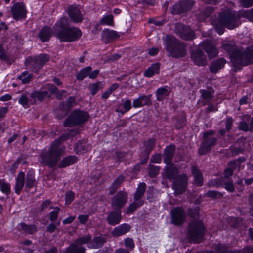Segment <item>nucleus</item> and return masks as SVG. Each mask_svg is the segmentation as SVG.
<instances>
[{
    "label": "nucleus",
    "mask_w": 253,
    "mask_h": 253,
    "mask_svg": "<svg viewBox=\"0 0 253 253\" xmlns=\"http://www.w3.org/2000/svg\"><path fill=\"white\" fill-rule=\"evenodd\" d=\"M76 133V130H72L68 133L63 134L55 139L48 150L43 151L39 154L38 158L39 163L50 168L55 166L63 154V148L61 146L62 142L67 140L70 135L74 136Z\"/></svg>",
    "instance_id": "nucleus-1"
},
{
    "label": "nucleus",
    "mask_w": 253,
    "mask_h": 253,
    "mask_svg": "<svg viewBox=\"0 0 253 253\" xmlns=\"http://www.w3.org/2000/svg\"><path fill=\"white\" fill-rule=\"evenodd\" d=\"M222 47L229 54L235 67L240 68L253 64V45L242 51L237 48L234 42L229 41L223 43Z\"/></svg>",
    "instance_id": "nucleus-2"
},
{
    "label": "nucleus",
    "mask_w": 253,
    "mask_h": 253,
    "mask_svg": "<svg viewBox=\"0 0 253 253\" xmlns=\"http://www.w3.org/2000/svg\"><path fill=\"white\" fill-rule=\"evenodd\" d=\"M53 28L54 36L61 42H75L82 35V32L78 27L69 26V19L65 16L61 17Z\"/></svg>",
    "instance_id": "nucleus-3"
},
{
    "label": "nucleus",
    "mask_w": 253,
    "mask_h": 253,
    "mask_svg": "<svg viewBox=\"0 0 253 253\" xmlns=\"http://www.w3.org/2000/svg\"><path fill=\"white\" fill-rule=\"evenodd\" d=\"M240 15L235 11L224 10L219 14L217 18H211V23L217 32L221 35L224 33L225 27L233 29L241 24Z\"/></svg>",
    "instance_id": "nucleus-4"
},
{
    "label": "nucleus",
    "mask_w": 253,
    "mask_h": 253,
    "mask_svg": "<svg viewBox=\"0 0 253 253\" xmlns=\"http://www.w3.org/2000/svg\"><path fill=\"white\" fill-rule=\"evenodd\" d=\"M165 48L169 56L174 58L183 57L186 54L185 44L173 36L168 37L165 43Z\"/></svg>",
    "instance_id": "nucleus-5"
},
{
    "label": "nucleus",
    "mask_w": 253,
    "mask_h": 253,
    "mask_svg": "<svg viewBox=\"0 0 253 253\" xmlns=\"http://www.w3.org/2000/svg\"><path fill=\"white\" fill-rule=\"evenodd\" d=\"M89 117V114L83 110H75L65 120L64 125L65 127L72 125H80L86 122Z\"/></svg>",
    "instance_id": "nucleus-6"
},
{
    "label": "nucleus",
    "mask_w": 253,
    "mask_h": 253,
    "mask_svg": "<svg viewBox=\"0 0 253 253\" xmlns=\"http://www.w3.org/2000/svg\"><path fill=\"white\" fill-rule=\"evenodd\" d=\"M205 229L203 223L198 221H193L189 225L188 237L194 242H200L203 237Z\"/></svg>",
    "instance_id": "nucleus-7"
},
{
    "label": "nucleus",
    "mask_w": 253,
    "mask_h": 253,
    "mask_svg": "<svg viewBox=\"0 0 253 253\" xmlns=\"http://www.w3.org/2000/svg\"><path fill=\"white\" fill-rule=\"evenodd\" d=\"M215 132L212 130H208L204 132L203 134V141L200 145L198 150L199 154L200 155L206 154L210 151L211 147L214 146L217 141V139L215 137H210V136L213 135Z\"/></svg>",
    "instance_id": "nucleus-8"
},
{
    "label": "nucleus",
    "mask_w": 253,
    "mask_h": 253,
    "mask_svg": "<svg viewBox=\"0 0 253 253\" xmlns=\"http://www.w3.org/2000/svg\"><path fill=\"white\" fill-rule=\"evenodd\" d=\"M175 32L180 38L186 40H192L195 38V32L188 26L177 23L175 26Z\"/></svg>",
    "instance_id": "nucleus-9"
},
{
    "label": "nucleus",
    "mask_w": 253,
    "mask_h": 253,
    "mask_svg": "<svg viewBox=\"0 0 253 253\" xmlns=\"http://www.w3.org/2000/svg\"><path fill=\"white\" fill-rule=\"evenodd\" d=\"M188 177L185 174H182L177 176L174 179L172 183V188L174 193L176 195L182 194L183 193L187 186Z\"/></svg>",
    "instance_id": "nucleus-10"
},
{
    "label": "nucleus",
    "mask_w": 253,
    "mask_h": 253,
    "mask_svg": "<svg viewBox=\"0 0 253 253\" xmlns=\"http://www.w3.org/2000/svg\"><path fill=\"white\" fill-rule=\"evenodd\" d=\"M127 201V193L124 191H119L112 199V207L114 209L121 210L126 204Z\"/></svg>",
    "instance_id": "nucleus-11"
},
{
    "label": "nucleus",
    "mask_w": 253,
    "mask_h": 253,
    "mask_svg": "<svg viewBox=\"0 0 253 253\" xmlns=\"http://www.w3.org/2000/svg\"><path fill=\"white\" fill-rule=\"evenodd\" d=\"M11 12L13 18L15 20H19L26 17L27 10L23 2H17L11 7Z\"/></svg>",
    "instance_id": "nucleus-12"
},
{
    "label": "nucleus",
    "mask_w": 253,
    "mask_h": 253,
    "mask_svg": "<svg viewBox=\"0 0 253 253\" xmlns=\"http://www.w3.org/2000/svg\"><path fill=\"white\" fill-rule=\"evenodd\" d=\"M171 223L175 225L182 224L185 220V212L181 207L174 208L171 211Z\"/></svg>",
    "instance_id": "nucleus-13"
},
{
    "label": "nucleus",
    "mask_w": 253,
    "mask_h": 253,
    "mask_svg": "<svg viewBox=\"0 0 253 253\" xmlns=\"http://www.w3.org/2000/svg\"><path fill=\"white\" fill-rule=\"evenodd\" d=\"M70 20L75 23H80L83 20V15L80 8L76 5H70L67 10Z\"/></svg>",
    "instance_id": "nucleus-14"
},
{
    "label": "nucleus",
    "mask_w": 253,
    "mask_h": 253,
    "mask_svg": "<svg viewBox=\"0 0 253 253\" xmlns=\"http://www.w3.org/2000/svg\"><path fill=\"white\" fill-rule=\"evenodd\" d=\"M200 46L207 53L210 59H213L217 56L218 51L209 40H205L201 43Z\"/></svg>",
    "instance_id": "nucleus-15"
},
{
    "label": "nucleus",
    "mask_w": 253,
    "mask_h": 253,
    "mask_svg": "<svg viewBox=\"0 0 253 253\" xmlns=\"http://www.w3.org/2000/svg\"><path fill=\"white\" fill-rule=\"evenodd\" d=\"M76 104V99L73 96L69 97L66 103H62L60 105L61 116L58 117V119L64 118Z\"/></svg>",
    "instance_id": "nucleus-16"
},
{
    "label": "nucleus",
    "mask_w": 253,
    "mask_h": 253,
    "mask_svg": "<svg viewBox=\"0 0 253 253\" xmlns=\"http://www.w3.org/2000/svg\"><path fill=\"white\" fill-rule=\"evenodd\" d=\"M191 57L193 63L198 66H204L207 63L206 56L199 49L193 50L191 54Z\"/></svg>",
    "instance_id": "nucleus-17"
},
{
    "label": "nucleus",
    "mask_w": 253,
    "mask_h": 253,
    "mask_svg": "<svg viewBox=\"0 0 253 253\" xmlns=\"http://www.w3.org/2000/svg\"><path fill=\"white\" fill-rule=\"evenodd\" d=\"M152 96V94L139 96L138 98L133 100L132 103L133 107L134 108H140L144 106L151 105L152 104L151 100Z\"/></svg>",
    "instance_id": "nucleus-18"
},
{
    "label": "nucleus",
    "mask_w": 253,
    "mask_h": 253,
    "mask_svg": "<svg viewBox=\"0 0 253 253\" xmlns=\"http://www.w3.org/2000/svg\"><path fill=\"white\" fill-rule=\"evenodd\" d=\"M121 219V210L119 209H115V210L111 211L106 218L107 223L112 226L118 224Z\"/></svg>",
    "instance_id": "nucleus-19"
},
{
    "label": "nucleus",
    "mask_w": 253,
    "mask_h": 253,
    "mask_svg": "<svg viewBox=\"0 0 253 253\" xmlns=\"http://www.w3.org/2000/svg\"><path fill=\"white\" fill-rule=\"evenodd\" d=\"M101 35L102 40L105 43H109L120 37V35L117 31L109 29H104Z\"/></svg>",
    "instance_id": "nucleus-20"
},
{
    "label": "nucleus",
    "mask_w": 253,
    "mask_h": 253,
    "mask_svg": "<svg viewBox=\"0 0 253 253\" xmlns=\"http://www.w3.org/2000/svg\"><path fill=\"white\" fill-rule=\"evenodd\" d=\"M165 167V176L169 180H174L179 175L178 168L172 163L168 164Z\"/></svg>",
    "instance_id": "nucleus-21"
},
{
    "label": "nucleus",
    "mask_w": 253,
    "mask_h": 253,
    "mask_svg": "<svg viewBox=\"0 0 253 253\" xmlns=\"http://www.w3.org/2000/svg\"><path fill=\"white\" fill-rule=\"evenodd\" d=\"M106 242L105 235L101 234L99 236H95L91 239V242L88 244L87 247L89 249H99L103 247Z\"/></svg>",
    "instance_id": "nucleus-22"
},
{
    "label": "nucleus",
    "mask_w": 253,
    "mask_h": 253,
    "mask_svg": "<svg viewBox=\"0 0 253 253\" xmlns=\"http://www.w3.org/2000/svg\"><path fill=\"white\" fill-rule=\"evenodd\" d=\"M175 151V146L174 144H170L165 149L164 152V162L165 163L167 164L171 163Z\"/></svg>",
    "instance_id": "nucleus-23"
},
{
    "label": "nucleus",
    "mask_w": 253,
    "mask_h": 253,
    "mask_svg": "<svg viewBox=\"0 0 253 253\" xmlns=\"http://www.w3.org/2000/svg\"><path fill=\"white\" fill-rule=\"evenodd\" d=\"M50 96L51 94L47 90H34L30 94V97L34 103H36V99L42 102L45 98L50 97Z\"/></svg>",
    "instance_id": "nucleus-24"
},
{
    "label": "nucleus",
    "mask_w": 253,
    "mask_h": 253,
    "mask_svg": "<svg viewBox=\"0 0 253 253\" xmlns=\"http://www.w3.org/2000/svg\"><path fill=\"white\" fill-rule=\"evenodd\" d=\"M53 34L54 30L52 31L49 27L45 26L40 30L38 37L42 42H46L50 40Z\"/></svg>",
    "instance_id": "nucleus-25"
},
{
    "label": "nucleus",
    "mask_w": 253,
    "mask_h": 253,
    "mask_svg": "<svg viewBox=\"0 0 253 253\" xmlns=\"http://www.w3.org/2000/svg\"><path fill=\"white\" fill-rule=\"evenodd\" d=\"M131 229V226L128 224H122L118 226L115 227L111 234L113 236L119 237L125 234Z\"/></svg>",
    "instance_id": "nucleus-26"
},
{
    "label": "nucleus",
    "mask_w": 253,
    "mask_h": 253,
    "mask_svg": "<svg viewBox=\"0 0 253 253\" xmlns=\"http://www.w3.org/2000/svg\"><path fill=\"white\" fill-rule=\"evenodd\" d=\"M25 179V173L22 171L20 172L17 174L16 179V184L15 186V192L18 195H19L22 189H23L24 186Z\"/></svg>",
    "instance_id": "nucleus-27"
},
{
    "label": "nucleus",
    "mask_w": 253,
    "mask_h": 253,
    "mask_svg": "<svg viewBox=\"0 0 253 253\" xmlns=\"http://www.w3.org/2000/svg\"><path fill=\"white\" fill-rule=\"evenodd\" d=\"M191 172L194 177L195 184L197 186H201L203 183V177L202 173L196 166H193L191 169Z\"/></svg>",
    "instance_id": "nucleus-28"
},
{
    "label": "nucleus",
    "mask_w": 253,
    "mask_h": 253,
    "mask_svg": "<svg viewBox=\"0 0 253 253\" xmlns=\"http://www.w3.org/2000/svg\"><path fill=\"white\" fill-rule=\"evenodd\" d=\"M86 248L82 246H79L75 242L70 244L65 249V253H85Z\"/></svg>",
    "instance_id": "nucleus-29"
},
{
    "label": "nucleus",
    "mask_w": 253,
    "mask_h": 253,
    "mask_svg": "<svg viewBox=\"0 0 253 253\" xmlns=\"http://www.w3.org/2000/svg\"><path fill=\"white\" fill-rule=\"evenodd\" d=\"M170 92L169 88L168 86L159 88L156 91V99L158 101H161L169 96Z\"/></svg>",
    "instance_id": "nucleus-30"
},
{
    "label": "nucleus",
    "mask_w": 253,
    "mask_h": 253,
    "mask_svg": "<svg viewBox=\"0 0 253 253\" xmlns=\"http://www.w3.org/2000/svg\"><path fill=\"white\" fill-rule=\"evenodd\" d=\"M199 92L201 94V97L204 102L203 103V105L209 103L213 97L214 91L211 89L210 90L201 89Z\"/></svg>",
    "instance_id": "nucleus-31"
},
{
    "label": "nucleus",
    "mask_w": 253,
    "mask_h": 253,
    "mask_svg": "<svg viewBox=\"0 0 253 253\" xmlns=\"http://www.w3.org/2000/svg\"><path fill=\"white\" fill-rule=\"evenodd\" d=\"M25 189L29 190L37 185L35 178V173L33 171H29L26 174Z\"/></svg>",
    "instance_id": "nucleus-32"
},
{
    "label": "nucleus",
    "mask_w": 253,
    "mask_h": 253,
    "mask_svg": "<svg viewBox=\"0 0 253 253\" xmlns=\"http://www.w3.org/2000/svg\"><path fill=\"white\" fill-rule=\"evenodd\" d=\"M27 62V67L31 69L33 72H38L42 67V64L38 61L35 57L29 58Z\"/></svg>",
    "instance_id": "nucleus-33"
},
{
    "label": "nucleus",
    "mask_w": 253,
    "mask_h": 253,
    "mask_svg": "<svg viewBox=\"0 0 253 253\" xmlns=\"http://www.w3.org/2000/svg\"><path fill=\"white\" fill-rule=\"evenodd\" d=\"M225 62V60L223 58L213 61L210 67V71L214 73H217L224 67Z\"/></svg>",
    "instance_id": "nucleus-34"
},
{
    "label": "nucleus",
    "mask_w": 253,
    "mask_h": 253,
    "mask_svg": "<svg viewBox=\"0 0 253 253\" xmlns=\"http://www.w3.org/2000/svg\"><path fill=\"white\" fill-rule=\"evenodd\" d=\"M29 97H30V94L25 92L19 98L18 103L25 109L29 108L31 104L34 103L32 98L29 99Z\"/></svg>",
    "instance_id": "nucleus-35"
},
{
    "label": "nucleus",
    "mask_w": 253,
    "mask_h": 253,
    "mask_svg": "<svg viewBox=\"0 0 253 253\" xmlns=\"http://www.w3.org/2000/svg\"><path fill=\"white\" fill-rule=\"evenodd\" d=\"M156 144V139L154 138H151L145 141L144 142V150L142 154H146L147 156H149L150 152L155 148Z\"/></svg>",
    "instance_id": "nucleus-36"
},
{
    "label": "nucleus",
    "mask_w": 253,
    "mask_h": 253,
    "mask_svg": "<svg viewBox=\"0 0 253 253\" xmlns=\"http://www.w3.org/2000/svg\"><path fill=\"white\" fill-rule=\"evenodd\" d=\"M78 160L75 156H68L64 158L59 163V168H65L76 163Z\"/></svg>",
    "instance_id": "nucleus-37"
},
{
    "label": "nucleus",
    "mask_w": 253,
    "mask_h": 253,
    "mask_svg": "<svg viewBox=\"0 0 253 253\" xmlns=\"http://www.w3.org/2000/svg\"><path fill=\"white\" fill-rule=\"evenodd\" d=\"M160 70V64L155 63L152 64L144 73V76L146 77H151L155 74H158Z\"/></svg>",
    "instance_id": "nucleus-38"
},
{
    "label": "nucleus",
    "mask_w": 253,
    "mask_h": 253,
    "mask_svg": "<svg viewBox=\"0 0 253 253\" xmlns=\"http://www.w3.org/2000/svg\"><path fill=\"white\" fill-rule=\"evenodd\" d=\"M132 108L131 102L130 99L126 100L122 105H119L115 109L116 112L121 113L123 114L128 111Z\"/></svg>",
    "instance_id": "nucleus-39"
},
{
    "label": "nucleus",
    "mask_w": 253,
    "mask_h": 253,
    "mask_svg": "<svg viewBox=\"0 0 253 253\" xmlns=\"http://www.w3.org/2000/svg\"><path fill=\"white\" fill-rule=\"evenodd\" d=\"M18 225L20 227L21 230L27 234H33L38 230V228L35 224L28 225L25 223L22 222L19 223Z\"/></svg>",
    "instance_id": "nucleus-40"
},
{
    "label": "nucleus",
    "mask_w": 253,
    "mask_h": 253,
    "mask_svg": "<svg viewBox=\"0 0 253 253\" xmlns=\"http://www.w3.org/2000/svg\"><path fill=\"white\" fill-rule=\"evenodd\" d=\"M124 179L123 175H120L113 181L112 185L109 188V194L113 195L114 194L118 188L120 186L121 183Z\"/></svg>",
    "instance_id": "nucleus-41"
},
{
    "label": "nucleus",
    "mask_w": 253,
    "mask_h": 253,
    "mask_svg": "<svg viewBox=\"0 0 253 253\" xmlns=\"http://www.w3.org/2000/svg\"><path fill=\"white\" fill-rule=\"evenodd\" d=\"M146 189V185L142 182L138 185L135 193L134 194V199L135 200H141L140 198L144 195Z\"/></svg>",
    "instance_id": "nucleus-42"
},
{
    "label": "nucleus",
    "mask_w": 253,
    "mask_h": 253,
    "mask_svg": "<svg viewBox=\"0 0 253 253\" xmlns=\"http://www.w3.org/2000/svg\"><path fill=\"white\" fill-rule=\"evenodd\" d=\"M104 87V84L101 82L91 84L88 86V89L92 95L94 96L100 89Z\"/></svg>",
    "instance_id": "nucleus-43"
},
{
    "label": "nucleus",
    "mask_w": 253,
    "mask_h": 253,
    "mask_svg": "<svg viewBox=\"0 0 253 253\" xmlns=\"http://www.w3.org/2000/svg\"><path fill=\"white\" fill-rule=\"evenodd\" d=\"M91 70L92 68L91 66H87L81 69L76 75V78L78 80L82 81L87 76L89 77V73Z\"/></svg>",
    "instance_id": "nucleus-44"
},
{
    "label": "nucleus",
    "mask_w": 253,
    "mask_h": 253,
    "mask_svg": "<svg viewBox=\"0 0 253 253\" xmlns=\"http://www.w3.org/2000/svg\"><path fill=\"white\" fill-rule=\"evenodd\" d=\"M91 235L88 234L84 236L77 238L74 242L79 246H82L84 244H89V243L91 242Z\"/></svg>",
    "instance_id": "nucleus-45"
},
{
    "label": "nucleus",
    "mask_w": 253,
    "mask_h": 253,
    "mask_svg": "<svg viewBox=\"0 0 253 253\" xmlns=\"http://www.w3.org/2000/svg\"><path fill=\"white\" fill-rule=\"evenodd\" d=\"M143 204V201L142 200H135V201L132 202L127 208L126 213L129 214L132 213L138 208L142 206Z\"/></svg>",
    "instance_id": "nucleus-46"
},
{
    "label": "nucleus",
    "mask_w": 253,
    "mask_h": 253,
    "mask_svg": "<svg viewBox=\"0 0 253 253\" xmlns=\"http://www.w3.org/2000/svg\"><path fill=\"white\" fill-rule=\"evenodd\" d=\"M74 148L77 151V153H84L88 151L90 149V147L88 144L78 142L75 144Z\"/></svg>",
    "instance_id": "nucleus-47"
},
{
    "label": "nucleus",
    "mask_w": 253,
    "mask_h": 253,
    "mask_svg": "<svg viewBox=\"0 0 253 253\" xmlns=\"http://www.w3.org/2000/svg\"><path fill=\"white\" fill-rule=\"evenodd\" d=\"M33 77L32 73H29L27 71H25L18 77V79L21 80L23 84L29 83Z\"/></svg>",
    "instance_id": "nucleus-48"
},
{
    "label": "nucleus",
    "mask_w": 253,
    "mask_h": 253,
    "mask_svg": "<svg viewBox=\"0 0 253 253\" xmlns=\"http://www.w3.org/2000/svg\"><path fill=\"white\" fill-rule=\"evenodd\" d=\"M224 185V188L230 192L235 191V187L232 179L221 180V186Z\"/></svg>",
    "instance_id": "nucleus-49"
},
{
    "label": "nucleus",
    "mask_w": 253,
    "mask_h": 253,
    "mask_svg": "<svg viewBox=\"0 0 253 253\" xmlns=\"http://www.w3.org/2000/svg\"><path fill=\"white\" fill-rule=\"evenodd\" d=\"M216 252L217 253H243L240 250L229 251L226 246L222 244H219L217 246Z\"/></svg>",
    "instance_id": "nucleus-50"
},
{
    "label": "nucleus",
    "mask_w": 253,
    "mask_h": 253,
    "mask_svg": "<svg viewBox=\"0 0 253 253\" xmlns=\"http://www.w3.org/2000/svg\"><path fill=\"white\" fill-rule=\"evenodd\" d=\"M0 190L6 195L9 194L10 193V184L5 182L3 179H0Z\"/></svg>",
    "instance_id": "nucleus-51"
},
{
    "label": "nucleus",
    "mask_w": 253,
    "mask_h": 253,
    "mask_svg": "<svg viewBox=\"0 0 253 253\" xmlns=\"http://www.w3.org/2000/svg\"><path fill=\"white\" fill-rule=\"evenodd\" d=\"M160 168L153 165H149L148 167V173L151 177H156L159 172Z\"/></svg>",
    "instance_id": "nucleus-52"
},
{
    "label": "nucleus",
    "mask_w": 253,
    "mask_h": 253,
    "mask_svg": "<svg viewBox=\"0 0 253 253\" xmlns=\"http://www.w3.org/2000/svg\"><path fill=\"white\" fill-rule=\"evenodd\" d=\"M101 25H113V16L112 15H107L102 17L99 21Z\"/></svg>",
    "instance_id": "nucleus-53"
},
{
    "label": "nucleus",
    "mask_w": 253,
    "mask_h": 253,
    "mask_svg": "<svg viewBox=\"0 0 253 253\" xmlns=\"http://www.w3.org/2000/svg\"><path fill=\"white\" fill-rule=\"evenodd\" d=\"M182 7V9L184 10V12L190 10L194 5V1L193 0H185L180 1Z\"/></svg>",
    "instance_id": "nucleus-54"
},
{
    "label": "nucleus",
    "mask_w": 253,
    "mask_h": 253,
    "mask_svg": "<svg viewBox=\"0 0 253 253\" xmlns=\"http://www.w3.org/2000/svg\"><path fill=\"white\" fill-rule=\"evenodd\" d=\"M181 2L176 3L171 8V13L173 14H179L184 13Z\"/></svg>",
    "instance_id": "nucleus-55"
},
{
    "label": "nucleus",
    "mask_w": 253,
    "mask_h": 253,
    "mask_svg": "<svg viewBox=\"0 0 253 253\" xmlns=\"http://www.w3.org/2000/svg\"><path fill=\"white\" fill-rule=\"evenodd\" d=\"M60 210V208L55 207L54 208V210L49 213V219L50 221L54 222L57 219Z\"/></svg>",
    "instance_id": "nucleus-56"
},
{
    "label": "nucleus",
    "mask_w": 253,
    "mask_h": 253,
    "mask_svg": "<svg viewBox=\"0 0 253 253\" xmlns=\"http://www.w3.org/2000/svg\"><path fill=\"white\" fill-rule=\"evenodd\" d=\"M206 196L214 199L221 198L223 197V194L214 190H210L207 192Z\"/></svg>",
    "instance_id": "nucleus-57"
},
{
    "label": "nucleus",
    "mask_w": 253,
    "mask_h": 253,
    "mask_svg": "<svg viewBox=\"0 0 253 253\" xmlns=\"http://www.w3.org/2000/svg\"><path fill=\"white\" fill-rule=\"evenodd\" d=\"M35 57L38 61L42 64V67L49 59V55L46 54H40L39 56H36Z\"/></svg>",
    "instance_id": "nucleus-58"
},
{
    "label": "nucleus",
    "mask_w": 253,
    "mask_h": 253,
    "mask_svg": "<svg viewBox=\"0 0 253 253\" xmlns=\"http://www.w3.org/2000/svg\"><path fill=\"white\" fill-rule=\"evenodd\" d=\"M75 198V193L71 191H68L65 193V204L66 205L70 204L74 200Z\"/></svg>",
    "instance_id": "nucleus-59"
},
{
    "label": "nucleus",
    "mask_w": 253,
    "mask_h": 253,
    "mask_svg": "<svg viewBox=\"0 0 253 253\" xmlns=\"http://www.w3.org/2000/svg\"><path fill=\"white\" fill-rule=\"evenodd\" d=\"M207 186L209 187H219L221 186V178H216L213 180L209 181L207 183Z\"/></svg>",
    "instance_id": "nucleus-60"
},
{
    "label": "nucleus",
    "mask_w": 253,
    "mask_h": 253,
    "mask_svg": "<svg viewBox=\"0 0 253 253\" xmlns=\"http://www.w3.org/2000/svg\"><path fill=\"white\" fill-rule=\"evenodd\" d=\"M233 172L234 171L231 168H227L224 170V176L220 177L221 180L232 179L231 176L233 175Z\"/></svg>",
    "instance_id": "nucleus-61"
},
{
    "label": "nucleus",
    "mask_w": 253,
    "mask_h": 253,
    "mask_svg": "<svg viewBox=\"0 0 253 253\" xmlns=\"http://www.w3.org/2000/svg\"><path fill=\"white\" fill-rule=\"evenodd\" d=\"M125 246L130 250H132L135 246L133 240L130 238H126L124 240Z\"/></svg>",
    "instance_id": "nucleus-62"
},
{
    "label": "nucleus",
    "mask_w": 253,
    "mask_h": 253,
    "mask_svg": "<svg viewBox=\"0 0 253 253\" xmlns=\"http://www.w3.org/2000/svg\"><path fill=\"white\" fill-rule=\"evenodd\" d=\"M42 88H45L48 90L49 91H50L51 94L56 93L58 90L57 88L54 85L51 84H45L43 87L42 88Z\"/></svg>",
    "instance_id": "nucleus-63"
},
{
    "label": "nucleus",
    "mask_w": 253,
    "mask_h": 253,
    "mask_svg": "<svg viewBox=\"0 0 253 253\" xmlns=\"http://www.w3.org/2000/svg\"><path fill=\"white\" fill-rule=\"evenodd\" d=\"M244 17L253 22V8L250 10H247L243 13Z\"/></svg>",
    "instance_id": "nucleus-64"
}]
</instances>
